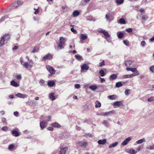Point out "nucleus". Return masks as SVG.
<instances>
[{
	"mask_svg": "<svg viewBox=\"0 0 154 154\" xmlns=\"http://www.w3.org/2000/svg\"><path fill=\"white\" fill-rule=\"evenodd\" d=\"M66 40L64 37H61L59 38V43L57 45L58 48L60 49H63L66 45Z\"/></svg>",
	"mask_w": 154,
	"mask_h": 154,
	"instance_id": "f257e3e1",
	"label": "nucleus"
},
{
	"mask_svg": "<svg viewBox=\"0 0 154 154\" xmlns=\"http://www.w3.org/2000/svg\"><path fill=\"white\" fill-rule=\"evenodd\" d=\"M51 117L50 116L48 117V119L47 120L46 119L45 120L42 121L40 123V126L41 128L42 129L45 128L47 126V122H48L50 119Z\"/></svg>",
	"mask_w": 154,
	"mask_h": 154,
	"instance_id": "f03ea898",
	"label": "nucleus"
},
{
	"mask_svg": "<svg viewBox=\"0 0 154 154\" xmlns=\"http://www.w3.org/2000/svg\"><path fill=\"white\" fill-rule=\"evenodd\" d=\"M113 13L112 12H109L105 15V18L107 21L110 22L112 21L114 18L113 16Z\"/></svg>",
	"mask_w": 154,
	"mask_h": 154,
	"instance_id": "7ed1b4c3",
	"label": "nucleus"
},
{
	"mask_svg": "<svg viewBox=\"0 0 154 154\" xmlns=\"http://www.w3.org/2000/svg\"><path fill=\"white\" fill-rule=\"evenodd\" d=\"M46 68L47 70L51 74H55V70L54 68L49 65H47Z\"/></svg>",
	"mask_w": 154,
	"mask_h": 154,
	"instance_id": "20e7f679",
	"label": "nucleus"
},
{
	"mask_svg": "<svg viewBox=\"0 0 154 154\" xmlns=\"http://www.w3.org/2000/svg\"><path fill=\"white\" fill-rule=\"evenodd\" d=\"M89 69V66L86 64H84L82 65L81 67V71L82 72H84L85 71H86Z\"/></svg>",
	"mask_w": 154,
	"mask_h": 154,
	"instance_id": "39448f33",
	"label": "nucleus"
},
{
	"mask_svg": "<svg viewBox=\"0 0 154 154\" xmlns=\"http://www.w3.org/2000/svg\"><path fill=\"white\" fill-rule=\"evenodd\" d=\"M99 32L103 34L105 36V38H109L110 36L108 32L105 31V30L101 29L99 31Z\"/></svg>",
	"mask_w": 154,
	"mask_h": 154,
	"instance_id": "423d86ee",
	"label": "nucleus"
},
{
	"mask_svg": "<svg viewBox=\"0 0 154 154\" xmlns=\"http://www.w3.org/2000/svg\"><path fill=\"white\" fill-rule=\"evenodd\" d=\"M26 104L29 106H35L36 105L37 103L34 100H29L27 102Z\"/></svg>",
	"mask_w": 154,
	"mask_h": 154,
	"instance_id": "0eeeda50",
	"label": "nucleus"
},
{
	"mask_svg": "<svg viewBox=\"0 0 154 154\" xmlns=\"http://www.w3.org/2000/svg\"><path fill=\"white\" fill-rule=\"evenodd\" d=\"M125 151L130 154H136L137 152L135 150L133 149H126L125 150Z\"/></svg>",
	"mask_w": 154,
	"mask_h": 154,
	"instance_id": "6e6552de",
	"label": "nucleus"
},
{
	"mask_svg": "<svg viewBox=\"0 0 154 154\" xmlns=\"http://www.w3.org/2000/svg\"><path fill=\"white\" fill-rule=\"evenodd\" d=\"M15 95L18 97L25 98L28 97V95L26 94H22L20 93H18L15 94Z\"/></svg>",
	"mask_w": 154,
	"mask_h": 154,
	"instance_id": "1a4fd4ad",
	"label": "nucleus"
},
{
	"mask_svg": "<svg viewBox=\"0 0 154 154\" xmlns=\"http://www.w3.org/2000/svg\"><path fill=\"white\" fill-rule=\"evenodd\" d=\"M68 148L66 147L61 149L59 151L58 154H65L66 151L68 150Z\"/></svg>",
	"mask_w": 154,
	"mask_h": 154,
	"instance_id": "9d476101",
	"label": "nucleus"
},
{
	"mask_svg": "<svg viewBox=\"0 0 154 154\" xmlns=\"http://www.w3.org/2000/svg\"><path fill=\"white\" fill-rule=\"evenodd\" d=\"M53 58V56L52 55L50 54H48L47 55L43 57V59L44 60H51Z\"/></svg>",
	"mask_w": 154,
	"mask_h": 154,
	"instance_id": "9b49d317",
	"label": "nucleus"
},
{
	"mask_svg": "<svg viewBox=\"0 0 154 154\" xmlns=\"http://www.w3.org/2000/svg\"><path fill=\"white\" fill-rule=\"evenodd\" d=\"M131 137H128L122 143V145L123 146H125L131 140Z\"/></svg>",
	"mask_w": 154,
	"mask_h": 154,
	"instance_id": "f8f14e48",
	"label": "nucleus"
},
{
	"mask_svg": "<svg viewBox=\"0 0 154 154\" xmlns=\"http://www.w3.org/2000/svg\"><path fill=\"white\" fill-rule=\"evenodd\" d=\"M78 144L80 146L85 147L87 146L88 143L86 141H79Z\"/></svg>",
	"mask_w": 154,
	"mask_h": 154,
	"instance_id": "ddd939ff",
	"label": "nucleus"
},
{
	"mask_svg": "<svg viewBox=\"0 0 154 154\" xmlns=\"http://www.w3.org/2000/svg\"><path fill=\"white\" fill-rule=\"evenodd\" d=\"M2 38H4V40L6 41V42L7 43V41L10 39V35L8 33L4 35Z\"/></svg>",
	"mask_w": 154,
	"mask_h": 154,
	"instance_id": "4468645a",
	"label": "nucleus"
},
{
	"mask_svg": "<svg viewBox=\"0 0 154 154\" xmlns=\"http://www.w3.org/2000/svg\"><path fill=\"white\" fill-rule=\"evenodd\" d=\"M117 77V74H113L110 76L109 78V80L110 81H113L116 79Z\"/></svg>",
	"mask_w": 154,
	"mask_h": 154,
	"instance_id": "2eb2a0df",
	"label": "nucleus"
},
{
	"mask_svg": "<svg viewBox=\"0 0 154 154\" xmlns=\"http://www.w3.org/2000/svg\"><path fill=\"white\" fill-rule=\"evenodd\" d=\"M113 111H111L109 112H102L100 114L101 116H109L112 114L113 113Z\"/></svg>",
	"mask_w": 154,
	"mask_h": 154,
	"instance_id": "dca6fc26",
	"label": "nucleus"
},
{
	"mask_svg": "<svg viewBox=\"0 0 154 154\" xmlns=\"http://www.w3.org/2000/svg\"><path fill=\"white\" fill-rule=\"evenodd\" d=\"M117 35L119 38H122L124 35V33L122 32H118L117 33Z\"/></svg>",
	"mask_w": 154,
	"mask_h": 154,
	"instance_id": "f3484780",
	"label": "nucleus"
},
{
	"mask_svg": "<svg viewBox=\"0 0 154 154\" xmlns=\"http://www.w3.org/2000/svg\"><path fill=\"white\" fill-rule=\"evenodd\" d=\"M19 6L18 4L17 3V2H15L13 3L11 6H10V7H11L10 9H14L15 8H17V7H18Z\"/></svg>",
	"mask_w": 154,
	"mask_h": 154,
	"instance_id": "a211bd4d",
	"label": "nucleus"
},
{
	"mask_svg": "<svg viewBox=\"0 0 154 154\" xmlns=\"http://www.w3.org/2000/svg\"><path fill=\"white\" fill-rule=\"evenodd\" d=\"M54 93H51L49 94V98L51 100H54L56 99V98L54 96Z\"/></svg>",
	"mask_w": 154,
	"mask_h": 154,
	"instance_id": "6ab92c4d",
	"label": "nucleus"
},
{
	"mask_svg": "<svg viewBox=\"0 0 154 154\" xmlns=\"http://www.w3.org/2000/svg\"><path fill=\"white\" fill-rule=\"evenodd\" d=\"M118 23L121 24H125L126 23V21L123 18H121L117 21Z\"/></svg>",
	"mask_w": 154,
	"mask_h": 154,
	"instance_id": "aec40b11",
	"label": "nucleus"
},
{
	"mask_svg": "<svg viewBox=\"0 0 154 154\" xmlns=\"http://www.w3.org/2000/svg\"><path fill=\"white\" fill-rule=\"evenodd\" d=\"M11 85L15 87H18L19 85V84L14 80H12L11 81Z\"/></svg>",
	"mask_w": 154,
	"mask_h": 154,
	"instance_id": "412c9836",
	"label": "nucleus"
},
{
	"mask_svg": "<svg viewBox=\"0 0 154 154\" xmlns=\"http://www.w3.org/2000/svg\"><path fill=\"white\" fill-rule=\"evenodd\" d=\"M51 125L52 126L55 128H60L61 127V125L57 122H54L53 123L51 124Z\"/></svg>",
	"mask_w": 154,
	"mask_h": 154,
	"instance_id": "4be33fe9",
	"label": "nucleus"
},
{
	"mask_svg": "<svg viewBox=\"0 0 154 154\" xmlns=\"http://www.w3.org/2000/svg\"><path fill=\"white\" fill-rule=\"evenodd\" d=\"M80 38L82 40H85L88 38V36L86 34H82L80 35Z\"/></svg>",
	"mask_w": 154,
	"mask_h": 154,
	"instance_id": "5701e85b",
	"label": "nucleus"
},
{
	"mask_svg": "<svg viewBox=\"0 0 154 154\" xmlns=\"http://www.w3.org/2000/svg\"><path fill=\"white\" fill-rule=\"evenodd\" d=\"M97 142L99 144L104 145L106 143V140L105 139L103 140H99Z\"/></svg>",
	"mask_w": 154,
	"mask_h": 154,
	"instance_id": "b1692460",
	"label": "nucleus"
},
{
	"mask_svg": "<svg viewBox=\"0 0 154 154\" xmlns=\"http://www.w3.org/2000/svg\"><path fill=\"white\" fill-rule=\"evenodd\" d=\"M134 75V74H132L131 75H123L122 78L123 79H126L128 78H131L133 77Z\"/></svg>",
	"mask_w": 154,
	"mask_h": 154,
	"instance_id": "393cba45",
	"label": "nucleus"
},
{
	"mask_svg": "<svg viewBox=\"0 0 154 154\" xmlns=\"http://www.w3.org/2000/svg\"><path fill=\"white\" fill-rule=\"evenodd\" d=\"M12 134L15 137H18L19 135L18 132L16 130H13L12 131Z\"/></svg>",
	"mask_w": 154,
	"mask_h": 154,
	"instance_id": "a878e982",
	"label": "nucleus"
},
{
	"mask_svg": "<svg viewBox=\"0 0 154 154\" xmlns=\"http://www.w3.org/2000/svg\"><path fill=\"white\" fill-rule=\"evenodd\" d=\"M125 65L127 67H129L132 63V61L131 60H127L125 62Z\"/></svg>",
	"mask_w": 154,
	"mask_h": 154,
	"instance_id": "bb28decb",
	"label": "nucleus"
},
{
	"mask_svg": "<svg viewBox=\"0 0 154 154\" xmlns=\"http://www.w3.org/2000/svg\"><path fill=\"white\" fill-rule=\"evenodd\" d=\"M75 57L77 60L79 61H81L83 60L82 57L80 55H76L75 56Z\"/></svg>",
	"mask_w": 154,
	"mask_h": 154,
	"instance_id": "cd10ccee",
	"label": "nucleus"
},
{
	"mask_svg": "<svg viewBox=\"0 0 154 154\" xmlns=\"http://www.w3.org/2000/svg\"><path fill=\"white\" fill-rule=\"evenodd\" d=\"M113 105L114 106H120L122 104V101H117L114 103Z\"/></svg>",
	"mask_w": 154,
	"mask_h": 154,
	"instance_id": "c85d7f7f",
	"label": "nucleus"
},
{
	"mask_svg": "<svg viewBox=\"0 0 154 154\" xmlns=\"http://www.w3.org/2000/svg\"><path fill=\"white\" fill-rule=\"evenodd\" d=\"M79 12L77 10L74 11L72 13V15L74 17L78 16L79 15Z\"/></svg>",
	"mask_w": 154,
	"mask_h": 154,
	"instance_id": "c756f323",
	"label": "nucleus"
},
{
	"mask_svg": "<svg viewBox=\"0 0 154 154\" xmlns=\"http://www.w3.org/2000/svg\"><path fill=\"white\" fill-rule=\"evenodd\" d=\"M146 142V140L144 138H143L142 139H140L136 142V143L137 144H140L143 142Z\"/></svg>",
	"mask_w": 154,
	"mask_h": 154,
	"instance_id": "7c9ffc66",
	"label": "nucleus"
},
{
	"mask_svg": "<svg viewBox=\"0 0 154 154\" xmlns=\"http://www.w3.org/2000/svg\"><path fill=\"white\" fill-rule=\"evenodd\" d=\"M8 15H6L3 16L0 19V23L3 22L8 17Z\"/></svg>",
	"mask_w": 154,
	"mask_h": 154,
	"instance_id": "2f4dec72",
	"label": "nucleus"
},
{
	"mask_svg": "<svg viewBox=\"0 0 154 154\" xmlns=\"http://www.w3.org/2000/svg\"><path fill=\"white\" fill-rule=\"evenodd\" d=\"M126 69L127 71H131L132 72H135L136 70H137V69L136 68H132L127 67L126 68Z\"/></svg>",
	"mask_w": 154,
	"mask_h": 154,
	"instance_id": "473e14b6",
	"label": "nucleus"
},
{
	"mask_svg": "<svg viewBox=\"0 0 154 154\" xmlns=\"http://www.w3.org/2000/svg\"><path fill=\"white\" fill-rule=\"evenodd\" d=\"M5 43H6V41L2 37L0 41V47L3 45Z\"/></svg>",
	"mask_w": 154,
	"mask_h": 154,
	"instance_id": "72a5a7b5",
	"label": "nucleus"
},
{
	"mask_svg": "<svg viewBox=\"0 0 154 154\" xmlns=\"http://www.w3.org/2000/svg\"><path fill=\"white\" fill-rule=\"evenodd\" d=\"M55 84V82L53 81H50L48 83V85L50 87H53Z\"/></svg>",
	"mask_w": 154,
	"mask_h": 154,
	"instance_id": "f704fd0d",
	"label": "nucleus"
},
{
	"mask_svg": "<svg viewBox=\"0 0 154 154\" xmlns=\"http://www.w3.org/2000/svg\"><path fill=\"white\" fill-rule=\"evenodd\" d=\"M118 144V143L117 142H115L111 144H110L109 146V148H111L112 147H114L116 146Z\"/></svg>",
	"mask_w": 154,
	"mask_h": 154,
	"instance_id": "c9c22d12",
	"label": "nucleus"
},
{
	"mask_svg": "<svg viewBox=\"0 0 154 154\" xmlns=\"http://www.w3.org/2000/svg\"><path fill=\"white\" fill-rule=\"evenodd\" d=\"M89 88L93 91H94L97 88V87L96 85H93L89 86Z\"/></svg>",
	"mask_w": 154,
	"mask_h": 154,
	"instance_id": "e433bc0d",
	"label": "nucleus"
},
{
	"mask_svg": "<svg viewBox=\"0 0 154 154\" xmlns=\"http://www.w3.org/2000/svg\"><path fill=\"white\" fill-rule=\"evenodd\" d=\"M95 107L96 108L100 107L101 106V104L99 101H97L95 103Z\"/></svg>",
	"mask_w": 154,
	"mask_h": 154,
	"instance_id": "4c0bfd02",
	"label": "nucleus"
},
{
	"mask_svg": "<svg viewBox=\"0 0 154 154\" xmlns=\"http://www.w3.org/2000/svg\"><path fill=\"white\" fill-rule=\"evenodd\" d=\"M122 85L123 84L121 82H118L116 83V86L117 88H119L122 86Z\"/></svg>",
	"mask_w": 154,
	"mask_h": 154,
	"instance_id": "58836bf2",
	"label": "nucleus"
},
{
	"mask_svg": "<svg viewBox=\"0 0 154 154\" xmlns=\"http://www.w3.org/2000/svg\"><path fill=\"white\" fill-rule=\"evenodd\" d=\"M38 49H39V48L38 47H34L33 48V49L32 51V52L34 53L38 52Z\"/></svg>",
	"mask_w": 154,
	"mask_h": 154,
	"instance_id": "ea45409f",
	"label": "nucleus"
},
{
	"mask_svg": "<svg viewBox=\"0 0 154 154\" xmlns=\"http://www.w3.org/2000/svg\"><path fill=\"white\" fill-rule=\"evenodd\" d=\"M84 136L86 137H93V135L90 133H88L84 135Z\"/></svg>",
	"mask_w": 154,
	"mask_h": 154,
	"instance_id": "a19ab883",
	"label": "nucleus"
},
{
	"mask_svg": "<svg viewBox=\"0 0 154 154\" xmlns=\"http://www.w3.org/2000/svg\"><path fill=\"white\" fill-rule=\"evenodd\" d=\"M124 1V0H116V2L118 5H121L122 4Z\"/></svg>",
	"mask_w": 154,
	"mask_h": 154,
	"instance_id": "79ce46f5",
	"label": "nucleus"
},
{
	"mask_svg": "<svg viewBox=\"0 0 154 154\" xmlns=\"http://www.w3.org/2000/svg\"><path fill=\"white\" fill-rule=\"evenodd\" d=\"M99 73L101 77H103L105 75V73L103 70H100L99 72Z\"/></svg>",
	"mask_w": 154,
	"mask_h": 154,
	"instance_id": "37998d69",
	"label": "nucleus"
},
{
	"mask_svg": "<svg viewBox=\"0 0 154 154\" xmlns=\"http://www.w3.org/2000/svg\"><path fill=\"white\" fill-rule=\"evenodd\" d=\"M146 149H149V150L154 149L153 145H152V146L150 145V146H146Z\"/></svg>",
	"mask_w": 154,
	"mask_h": 154,
	"instance_id": "c03bdc74",
	"label": "nucleus"
},
{
	"mask_svg": "<svg viewBox=\"0 0 154 154\" xmlns=\"http://www.w3.org/2000/svg\"><path fill=\"white\" fill-rule=\"evenodd\" d=\"M102 124L106 127H108V122L106 120L102 122Z\"/></svg>",
	"mask_w": 154,
	"mask_h": 154,
	"instance_id": "a18cd8bd",
	"label": "nucleus"
},
{
	"mask_svg": "<svg viewBox=\"0 0 154 154\" xmlns=\"http://www.w3.org/2000/svg\"><path fill=\"white\" fill-rule=\"evenodd\" d=\"M130 90L129 89H127V90H125V95L126 96L128 95L130 93Z\"/></svg>",
	"mask_w": 154,
	"mask_h": 154,
	"instance_id": "49530a36",
	"label": "nucleus"
},
{
	"mask_svg": "<svg viewBox=\"0 0 154 154\" xmlns=\"http://www.w3.org/2000/svg\"><path fill=\"white\" fill-rule=\"evenodd\" d=\"M23 65L24 67L26 69L28 68L29 66V64L27 62L24 63L23 64Z\"/></svg>",
	"mask_w": 154,
	"mask_h": 154,
	"instance_id": "de8ad7c7",
	"label": "nucleus"
},
{
	"mask_svg": "<svg viewBox=\"0 0 154 154\" xmlns=\"http://www.w3.org/2000/svg\"><path fill=\"white\" fill-rule=\"evenodd\" d=\"M154 100V97H151L147 99V100L149 102H152Z\"/></svg>",
	"mask_w": 154,
	"mask_h": 154,
	"instance_id": "09e8293b",
	"label": "nucleus"
},
{
	"mask_svg": "<svg viewBox=\"0 0 154 154\" xmlns=\"http://www.w3.org/2000/svg\"><path fill=\"white\" fill-rule=\"evenodd\" d=\"M108 97L111 100H114L115 98V96L114 95H110Z\"/></svg>",
	"mask_w": 154,
	"mask_h": 154,
	"instance_id": "8fccbe9b",
	"label": "nucleus"
},
{
	"mask_svg": "<svg viewBox=\"0 0 154 154\" xmlns=\"http://www.w3.org/2000/svg\"><path fill=\"white\" fill-rule=\"evenodd\" d=\"M14 147V145L13 144H11L9 145L8 149L10 150H11Z\"/></svg>",
	"mask_w": 154,
	"mask_h": 154,
	"instance_id": "3c124183",
	"label": "nucleus"
},
{
	"mask_svg": "<svg viewBox=\"0 0 154 154\" xmlns=\"http://www.w3.org/2000/svg\"><path fill=\"white\" fill-rule=\"evenodd\" d=\"M148 18V17L146 15H143L142 17V19L144 20H146Z\"/></svg>",
	"mask_w": 154,
	"mask_h": 154,
	"instance_id": "603ef678",
	"label": "nucleus"
},
{
	"mask_svg": "<svg viewBox=\"0 0 154 154\" xmlns=\"http://www.w3.org/2000/svg\"><path fill=\"white\" fill-rule=\"evenodd\" d=\"M146 42L144 41H142L140 43V45L142 47H144L146 45Z\"/></svg>",
	"mask_w": 154,
	"mask_h": 154,
	"instance_id": "864d4df0",
	"label": "nucleus"
},
{
	"mask_svg": "<svg viewBox=\"0 0 154 154\" xmlns=\"http://www.w3.org/2000/svg\"><path fill=\"white\" fill-rule=\"evenodd\" d=\"M8 128L7 126H4L2 128V130L3 131H5L7 130Z\"/></svg>",
	"mask_w": 154,
	"mask_h": 154,
	"instance_id": "5fc2aeb1",
	"label": "nucleus"
},
{
	"mask_svg": "<svg viewBox=\"0 0 154 154\" xmlns=\"http://www.w3.org/2000/svg\"><path fill=\"white\" fill-rule=\"evenodd\" d=\"M38 9H39V8H38L37 9H35V8H34V9L35 11V12L34 13L35 14H38L39 13V11L38 10Z\"/></svg>",
	"mask_w": 154,
	"mask_h": 154,
	"instance_id": "6e6d98bb",
	"label": "nucleus"
},
{
	"mask_svg": "<svg viewBox=\"0 0 154 154\" xmlns=\"http://www.w3.org/2000/svg\"><path fill=\"white\" fill-rule=\"evenodd\" d=\"M126 31L130 33L132 31V29L131 28H128L126 29Z\"/></svg>",
	"mask_w": 154,
	"mask_h": 154,
	"instance_id": "4d7b16f0",
	"label": "nucleus"
},
{
	"mask_svg": "<svg viewBox=\"0 0 154 154\" xmlns=\"http://www.w3.org/2000/svg\"><path fill=\"white\" fill-rule=\"evenodd\" d=\"M71 31L74 34H76L77 33L75 29L73 28H72L71 29Z\"/></svg>",
	"mask_w": 154,
	"mask_h": 154,
	"instance_id": "13d9d810",
	"label": "nucleus"
},
{
	"mask_svg": "<svg viewBox=\"0 0 154 154\" xmlns=\"http://www.w3.org/2000/svg\"><path fill=\"white\" fill-rule=\"evenodd\" d=\"M104 65H105V63L104 62V61L103 60L102 62L100 63L99 66L100 67H102Z\"/></svg>",
	"mask_w": 154,
	"mask_h": 154,
	"instance_id": "bf43d9fd",
	"label": "nucleus"
},
{
	"mask_svg": "<svg viewBox=\"0 0 154 154\" xmlns=\"http://www.w3.org/2000/svg\"><path fill=\"white\" fill-rule=\"evenodd\" d=\"M15 77L17 79H20V80L22 78V77H21V75H17L16 76H15Z\"/></svg>",
	"mask_w": 154,
	"mask_h": 154,
	"instance_id": "052dcab7",
	"label": "nucleus"
},
{
	"mask_svg": "<svg viewBox=\"0 0 154 154\" xmlns=\"http://www.w3.org/2000/svg\"><path fill=\"white\" fill-rule=\"evenodd\" d=\"M17 3L18 4V6H19L20 5H22L23 3V2L20 1H18L17 2Z\"/></svg>",
	"mask_w": 154,
	"mask_h": 154,
	"instance_id": "680f3d73",
	"label": "nucleus"
},
{
	"mask_svg": "<svg viewBox=\"0 0 154 154\" xmlns=\"http://www.w3.org/2000/svg\"><path fill=\"white\" fill-rule=\"evenodd\" d=\"M150 71L153 72H154V65L151 66L150 68Z\"/></svg>",
	"mask_w": 154,
	"mask_h": 154,
	"instance_id": "e2e57ef3",
	"label": "nucleus"
},
{
	"mask_svg": "<svg viewBox=\"0 0 154 154\" xmlns=\"http://www.w3.org/2000/svg\"><path fill=\"white\" fill-rule=\"evenodd\" d=\"M123 42L124 44L126 45H127V46L128 45L129 42H127L126 40H123Z\"/></svg>",
	"mask_w": 154,
	"mask_h": 154,
	"instance_id": "0e129e2a",
	"label": "nucleus"
},
{
	"mask_svg": "<svg viewBox=\"0 0 154 154\" xmlns=\"http://www.w3.org/2000/svg\"><path fill=\"white\" fill-rule=\"evenodd\" d=\"M75 87L76 88H79L80 87V86L79 84H76L75 85Z\"/></svg>",
	"mask_w": 154,
	"mask_h": 154,
	"instance_id": "69168bd1",
	"label": "nucleus"
},
{
	"mask_svg": "<svg viewBox=\"0 0 154 154\" xmlns=\"http://www.w3.org/2000/svg\"><path fill=\"white\" fill-rule=\"evenodd\" d=\"M5 119V118H3L2 119L4 125H6L7 124Z\"/></svg>",
	"mask_w": 154,
	"mask_h": 154,
	"instance_id": "338daca9",
	"label": "nucleus"
},
{
	"mask_svg": "<svg viewBox=\"0 0 154 154\" xmlns=\"http://www.w3.org/2000/svg\"><path fill=\"white\" fill-rule=\"evenodd\" d=\"M18 48V47L17 46H15L12 49L13 50H17Z\"/></svg>",
	"mask_w": 154,
	"mask_h": 154,
	"instance_id": "774afa93",
	"label": "nucleus"
}]
</instances>
